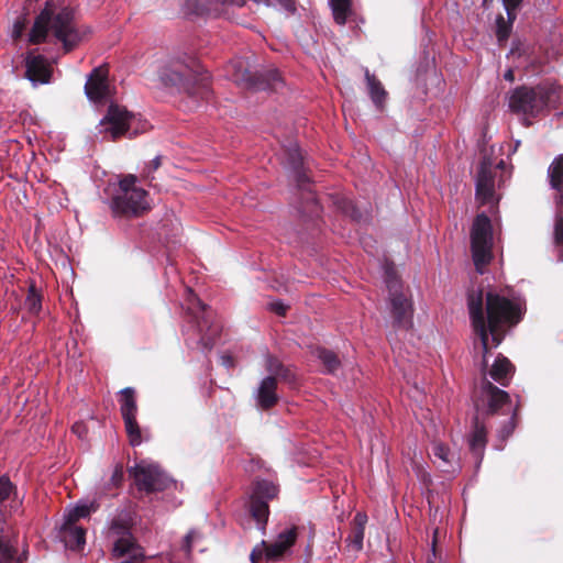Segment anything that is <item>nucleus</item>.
<instances>
[{
  "label": "nucleus",
  "instance_id": "1",
  "mask_svg": "<svg viewBox=\"0 0 563 563\" xmlns=\"http://www.w3.org/2000/svg\"><path fill=\"white\" fill-rule=\"evenodd\" d=\"M158 79L165 87H172L195 99H207L210 89L208 76L199 73L194 58H173L158 70Z\"/></svg>",
  "mask_w": 563,
  "mask_h": 563
},
{
  "label": "nucleus",
  "instance_id": "2",
  "mask_svg": "<svg viewBox=\"0 0 563 563\" xmlns=\"http://www.w3.org/2000/svg\"><path fill=\"white\" fill-rule=\"evenodd\" d=\"M558 95V88L549 82L536 86L522 85L510 92L508 107L516 114L537 118L548 111Z\"/></svg>",
  "mask_w": 563,
  "mask_h": 563
},
{
  "label": "nucleus",
  "instance_id": "3",
  "mask_svg": "<svg viewBox=\"0 0 563 563\" xmlns=\"http://www.w3.org/2000/svg\"><path fill=\"white\" fill-rule=\"evenodd\" d=\"M467 309L474 333L478 336L483 350V368L488 366L487 355L490 352L489 335L493 346L497 347L505 339L509 328L486 322L484 313V292L482 289L467 294Z\"/></svg>",
  "mask_w": 563,
  "mask_h": 563
},
{
  "label": "nucleus",
  "instance_id": "4",
  "mask_svg": "<svg viewBox=\"0 0 563 563\" xmlns=\"http://www.w3.org/2000/svg\"><path fill=\"white\" fill-rule=\"evenodd\" d=\"M385 283L388 290L389 312L393 328L408 331L413 325V303L410 291L404 285L394 268L385 269Z\"/></svg>",
  "mask_w": 563,
  "mask_h": 563
},
{
  "label": "nucleus",
  "instance_id": "5",
  "mask_svg": "<svg viewBox=\"0 0 563 563\" xmlns=\"http://www.w3.org/2000/svg\"><path fill=\"white\" fill-rule=\"evenodd\" d=\"M286 159L289 168L295 175L297 187L300 191L298 212L305 221L317 225L321 214V207L313 190L311 189L310 178L305 172L303 157L300 150L298 147L288 148Z\"/></svg>",
  "mask_w": 563,
  "mask_h": 563
},
{
  "label": "nucleus",
  "instance_id": "6",
  "mask_svg": "<svg viewBox=\"0 0 563 563\" xmlns=\"http://www.w3.org/2000/svg\"><path fill=\"white\" fill-rule=\"evenodd\" d=\"M49 30L63 43L65 52H70V10L68 8H64L56 15H53V11L47 7L42 10L30 31L29 43L36 45L45 42Z\"/></svg>",
  "mask_w": 563,
  "mask_h": 563
},
{
  "label": "nucleus",
  "instance_id": "7",
  "mask_svg": "<svg viewBox=\"0 0 563 563\" xmlns=\"http://www.w3.org/2000/svg\"><path fill=\"white\" fill-rule=\"evenodd\" d=\"M187 311L195 321L196 331L199 335L198 343L203 352H210L221 334V322L211 308L203 303L191 290L187 299Z\"/></svg>",
  "mask_w": 563,
  "mask_h": 563
},
{
  "label": "nucleus",
  "instance_id": "8",
  "mask_svg": "<svg viewBox=\"0 0 563 563\" xmlns=\"http://www.w3.org/2000/svg\"><path fill=\"white\" fill-rule=\"evenodd\" d=\"M493 225L489 217L479 213L471 229V251L476 271L483 274V267L493 260Z\"/></svg>",
  "mask_w": 563,
  "mask_h": 563
},
{
  "label": "nucleus",
  "instance_id": "9",
  "mask_svg": "<svg viewBox=\"0 0 563 563\" xmlns=\"http://www.w3.org/2000/svg\"><path fill=\"white\" fill-rule=\"evenodd\" d=\"M234 81L251 91H277L284 81L276 68H263L251 70L242 60L234 65Z\"/></svg>",
  "mask_w": 563,
  "mask_h": 563
},
{
  "label": "nucleus",
  "instance_id": "10",
  "mask_svg": "<svg viewBox=\"0 0 563 563\" xmlns=\"http://www.w3.org/2000/svg\"><path fill=\"white\" fill-rule=\"evenodd\" d=\"M484 303L486 322L493 323V325L512 328L522 319L520 306L495 291H487L484 295Z\"/></svg>",
  "mask_w": 563,
  "mask_h": 563
},
{
  "label": "nucleus",
  "instance_id": "11",
  "mask_svg": "<svg viewBox=\"0 0 563 563\" xmlns=\"http://www.w3.org/2000/svg\"><path fill=\"white\" fill-rule=\"evenodd\" d=\"M278 487L269 481H256L250 497V514L256 521L257 527L265 533L269 517L268 500L277 497Z\"/></svg>",
  "mask_w": 563,
  "mask_h": 563
},
{
  "label": "nucleus",
  "instance_id": "12",
  "mask_svg": "<svg viewBox=\"0 0 563 563\" xmlns=\"http://www.w3.org/2000/svg\"><path fill=\"white\" fill-rule=\"evenodd\" d=\"M476 415H496L503 407L510 406V396L486 377L482 380L481 395L474 399Z\"/></svg>",
  "mask_w": 563,
  "mask_h": 563
},
{
  "label": "nucleus",
  "instance_id": "13",
  "mask_svg": "<svg viewBox=\"0 0 563 563\" xmlns=\"http://www.w3.org/2000/svg\"><path fill=\"white\" fill-rule=\"evenodd\" d=\"M130 475L134 478L139 490L152 494L165 489V478L161 468L156 465H136L130 468Z\"/></svg>",
  "mask_w": 563,
  "mask_h": 563
},
{
  "label": "nucleus",
  "instance_id": "14",
  "mask_svg": "<svg viewBox=\"0 0 563 563\" xmlns=\"http://www.w3.org/2000/svg\"><path fill=\"white\" fill-rule=\"evenodd\" d=\"M145 196L146 191L144 189L119 192L112 198V210L120 216H136L140 211L146 209Z\"/></svg>",
  "mask_w": 563,
  "mask_h": 563
},
{
  "label": "nucleus",
  "instance_id": "15",
  "mask_svg": "<svg viewBox=\"0 0 563 563\" xmlns=\"http://www.w3.org/2000/svg\"><path fill=\"white\" fill-rule=\"evenodd\" d=\"M297 537L298 528L292 526L279 532L273 543H268L263 540L261 545L265 548V560L268 562H276L282 560L296 543Z\"/></svg>",
  "mask_w": 563,
  "mask_h": 563
},
{
  "label": "nucleus",
  "instance_id": "16",
  "mask_svg": "<svg viewBox=\"0 0 563 563\" xmlns=\"http://www.w3.org/2000/svg\"><path fill=\"white\" fill-rule=\"evenodd\" d=\"M495 177L496 172L493 169L492 162L484 158L479 164L475 190L476 199L481 205L493 201L495 196Z\"/></svg>",
  "mask_w": 563,
  "mask_h": 563
},
{
  "label": "nucleus",
  "instance_id": "17",
  "mask_svg": "<svg viewBox=\"0 0 563 563\" xmlns=\"http://www.w3.org/2000/svg\"><path fill=\"white\" fill-rule=\"evenodd\" d=\"M132 118V113H130L125 108L112 103L109 106L107 115L101 123L108 125L106 128V132L110 133L114 141L129 131Z\"/></svg>",
  "mask_w": 563,
  "mask_h": 563
},
{
  "label": "nucleus",
  "instance_id": "18",
  "mask_svg": "<svg viewBox=\"0 0 563 563\" xmlns=\"http://www.w3.org/2000/svg\"><path fill=\"white\" fill-rule=\"evenodd\" d=\"M25 77L32 82L46 84L51 78V68L43 55H35L33 51L25 56Z\"/></svg>",
  "mask_w": 563,
  "mask_h": 563
},
{
  "label": "nucleus",
  "instance_id": "19",
  "mask_svg": "<svg viewBox=\"0 0 563 563\" xmlns=\"http://www.w3.org/2000/svg\"><path fill=\"white\" fill-rule=\"evenodd\" d=\"M85 90L90 100H103L109 93L108 68H95L88 77V80L85 85Z\"/></svg>",
  "mask_w": 563,
  "mask_h": 563
},
{
  "label": "nucleus",
  "instance_id": "20",
  "mask_svg": "<svg viewBox=\"0 0 563 563\" xmlns=\"http://www.w3.org/2000/svg\"><path fill=\"white\" fill-rule=\"evenodd\" d=\"M257 405L263 410H268L277 405L279 397L277 395V382L273 376L265 377L257 389Z\"/></svg>",
  "mask_w": 563,
  "mask_h": 563
},
{
  "label": "nucleus",
  "instance_id": "21",
  "mask_svg": "<svg viewBox=\"0 0 563 563\" xmlns=\"http://www.w3.org/2000/svg\"><path fill=\"white\" fill-rule=\"evenodd\" d=\"M549 184L555 190L554 202L563 207V154L556 156L548 168Z\"/></svg>",
  "mask_w": 563,
  "mask_h": 563
},
{
  "label": "nucleus",
  "instance_id": "22",
  "mask_svg": "<svg viewBox=\"0 0 563 563\" xmlns=\"http://www.w3.org/2000/svg\"><path fill=\"white\" fill-rule=\"evenodd\" d=\"M514 372L515 367L511 362L503 354H499L489 369V376L501 386H508Z\"/></svg>",
  "mask_w": 563,
  "mask_h": 563
},
{
  "label": "nucleus",
  "instance_id": "23",
  "mask_svg": "<svg viewBox=\"0 0 563 563\" xmlns=\"http://www.w3.org/2000/svg\"><path fill=\"white\" fill-rule=\"evenodd\" d=\"M487 444V430L485 423L476 415L473 418V429L468 439L470 450L477 456H482Z\"/></svg>",
  "mask_w": 563,
  "mask_h": 563
},
{
  "label": "nucleus",
  "instance_id": "24",
  "mask_svg": "<svg viewBox=\"0 0 563 563\" xmlns=\"http://www.w3.org/2000/svg\"><path fill=\"white\" fill-rule=\"evenodd\" d=\"M367 522V516L363 512H357L351 523V531L346 538L347 545L353 547L354 550L360 551L363 548L364 530Z\"/></svg>",
  "mask_w": 563,
  "mask_h": 563
},
{
  "label": "nucleus",
  "instance_id": "25",
  "mask_svg": "<svg viewBox=\"0 0 563 563\" xmlns=\"http://www.w3.org/2000/svg\"><path fill=\"white\" fill-rule=\"evenodd\" d=\"M365 79L367 82L368 93L373 103L376 106L377 109H383L387 97V91L383 87L379 79L375 75L371 74L368 69L365 70Z\"/></svg>",
  "mask_w": 563,
  "mask_h": 563
},
{
  "label": "nucleus",
  "instance_id": "26",
  "mask_svg": "<svg viewBox=\"0 0 563 563\" xmlns=\"http://www.w3.org/2000/svg\"><path fill=\"white\" fill-rule=\"evenodd\" d=\"M246 1L247 0H214V7L210 10L216 14V16L238 21L235 10L241 9Z\"/></svg>",
  "mask_w": 563,
  "mask_h": 563
},
{
  "label": "nucleus",
  "instance_id": "27",
  "mask_svg": "<svg viewBox=\"0 0 563 563\" xmlns=\"http://www.w3.org/2000/svg\"><path fill=\"white\" fill-rule=\"evenodd\" d=\"M119 402L122 417L136 416L137 405L133 387H125L120 391Z\"/></svg>",
  "mask_w": 563,
  "mask_h": 563
},
{
  "label": "nucleus",
  "instance_id": "28",
  "mask_svg": "<svg viewBox=\"0 0 563 563\" xmlns=\"http://www.w3.org/2000/svg\"><path fill=\"white\" fill-rule=\"evenodd\" d=\"M214 7V0H186L185 1V11L187 14H192L197 16H210L217 18L213 12H211V8Z\"/></svg>",
  "mask_w": 563,
  "mask_h": 563
},
{
  "label": "nucleus",
  "instance_id": "29",
  "mask_svg": "<svg viewBox=\"0 0 563 563\" xmlns=\"http://www.w3.org/2000/svg\"><path fill=\"white\" fill-rule=\"evenodd\" d=\"M317 356L321 361L322 365L325 368V373L328 374L335 373L341 366V361L338 354L331 350H328L325 347H318Z\"/></svg>",
  "mask_w": 563,
  "mask_h": 563
},
{
  "label": "nucleus",
  "instance_id": "30",
  "mask_svg": "<svg viewBox=\"0 0 563 563\" xmlns=\"http://www.w3.org/2000/svg\"><path fill=\"white\" fill-rule=\"evenodd\" d=\"M351 0H330L333 19L338 24L344 25L346 23L351 13Z\"/></svg>",
  "mask_w": 563,
  "mask_h": 563
},
{
  "label": "nucleus",
  "instance_id": "31",
  "mask_svg": "<svg viewBox=\"0 0 563 563\" xmlns=\"http://www.w3.org/2000/svg\"><path fill=\"white\" fill-rule=\"evenodd\" d=\"M42 295L32 283L29 287L26 298L24 300V308L31 314H38L42 310Z\"/></svg>",
  "mask_w": 563,
  "mask_h": 563
},
{
  "label": "nucleus",
  "instance_id": "32",
  "mask_svg": "<svg viewBox=\"0 0 563 563\" xmlns=\"http://www.w3.org/2000/svg\"><path fill=\"white\" fill-rule=\"evenodd\" d=\"M130 444L140 445L142 442L141 428L136 421V416L122 417Z\"/></svg>",
  "mask_w": 563,
  "mask_h": 563
},
{
  "label": "nucleus",
  "instance_id": "33",
  "mask_svg": "<svg viewBox=\"0 0 563 563\" xmlns=\"http://www.w3.org/2000/svg\"><path fill=\"white\" fill-rule=\"evenodd\" d=\"M70 537V505L64 508L63 523L57 533V538L64 543L65 549L68 548V541Z\"/></svg>",
  "mask_w": 563,
  "mask_h": 563
},
{
  "label": "nucleus",
  "instance_id": "34",
  "mask_svg": "<svg viewBox=\"0 0 563 563\" xmlns=\"http://www.w3.org/2000/svg\"><path fill=\"white\" fill-rule=\"evenodd\" d=\"M338 209H340L345 216L350 217L352 220L358 221L361 219L360 210L354 206L353 201L341 197L335 201Z\"/></svg>",
  "mask_w": 563,
  "mask_h": 563
},
{
  "label": "nucleus",
  "instance_id": "35",
  "mask_svg": "<svg viewBox=\"0 0 563 563\" xmlns=\"http://www.w3.org/2000/svg\"><path fill=\"white\" fill-rule=\"evenodd\" d=\"M514 22L505 20L503 15H498L496 19V37L498 42L501 44L506 42L510 35L511 26Z\"/></svg>",
  "mask_w": 563,
  "mask_h": 563
},
{
  "label": "nucleus",
  "instance_id": "36",
  "mask_svg": "<svg viewBox=\"0 0 563 563\" xmlns=\"http://www.w3.org/2000/svg\"><path fill=\"white\" fill-rule=\"evenodd\" d=\"M97 509V505L92 503L79 501L73 507V523L81 518H86L91 511Z\"/></svg>",
  "mask_w": 563,
  "mask_h": 563
},
{
  "label": "nucleus",
  "instance_id": "37",
  "mask_svg": "<svg viewBox=\"0 0 563 563\" xmlns=\"http://www.w3.org/2000/svg\"><path fill=\"white\" fill-rule=\"evenodd\" d=\"M14 490L15 486L9 477L5 475L0 476V504L5 501Z\"/></svg>",
  "mask_w": 563,
  "mask_h": 563
},
{
  "label": "nucleus",
  "instance_id": "38",
  "mask_svg": "<svg viewBox=\"0 0 563 563\" xmlns=\"http://www.w3.org/2000/svg\"><path fill=\"white\" fill-rule=\"evenodd\" d=\"M16 551L0 537V563H13Z\"/></svg>",
  "mask_w": 563,
  "mask_h": 563
},
{
  "label": "nucleus",
  "instance_id": "39",
  "mask_svg": "<svg viewBox=\"0 0 563 563\" xmlns=\"http://www.w3.org/2000/svg\"><path fill=\"white\" fill-rule=\"evenodd\" d=\"M86 543V530L73 523V551L81 550Z\"/></svg>",
  "mask_w": 563,
  "mask_h": 563
},
{
  "label": "nucleus",
  "instance_id": "40",
  "mask_svg": "<svg viewBox=\"0 0 563 563\" xmlns=\"http://www.w3.org/2000/svg\"><path fill=\"white\" fill-rule=\"evenodd\" d=\"M284 367L283 362L274 355L266 356L265 368L269 373L268 376L276 378V374Z\"/></svg>",
  "mask_w": 563,
  "mask_h": 563
},
{
  "label": "nucleus",
  "instance_id": "41",
  "mask_svg": "<svg viewBox=\"0 0 563 563\" xmlns=\"http://www.w3.org/2000/svg\"><path fill=\"white\" fill-rule=\"evenodd\" d=\"M517 410H518V408L514 409L511 417L501 427V429L499 431V435H500V438L503 440H506L507 438H509L512 434V432H514V430L516 428V424H517Z\"/></svg>",
  "mask_w": 563,
  "mask_h": 563
},
{
  "label": "nucleus",
  "instance_id": "42",
  "mask_svg": "<svg viewBox=\"0 0 563 563\" xmlns=\"http://www.w3.org/2000/svg\"><path fill=\"white\" fill-rule=\"evenodd\" d=\"M282 380L284 383H287L291 386L296 385L297 383V376L294 369L290 366L284 365V367L276 374V382Z\"/></svg>",
  "mask_w": 563,
  "mask_h": 563
},
{
  "label": "nucleus",
  "instance_id": "43",
  "mask_svg": "<svg viewBox=\"0 0 563 563\" xmlns=\"http://www.w3.org/2000/svg\"><path fill=\"white\" fill-rule=\"evenodd\" d=\"M136 177L134 175H126L119 181L120 192H128L129 190H142L135 187Z\"/></svg>",
  "mask_w": 563,
  "mask_h": 563
},
{
  "label": "nucleus",
  "instance_id": "44",
  "mask_svg": "<svg viewBox=\"0 0 563 563\" xmlns=\"http://www.w3.org/2000/svg\"><path fill=\"white\" fill-rule=\"evenodd\" d=\"M522 0H503L504 7L507 12V16L510 22L516 20V10L520 7Z\"/></svg>",
  "mask_w": 563,
  "mask_h": 563
},
{
  "label": "nucleus",
  "instance_id": "45",
  "mask_svg": "<svg viewBox=\"0 0 563 563\" xmlns=\"http://www.w3.org/2000/svg\"><path fill=\"white\" fill-rule=\"evenodd\" d=\"M89 34V31L88 29L86 27H79L75 21L73 20V37H71V41H73V48L75 47V45H77L78 43H80L87 35Z\"/></svg>",
  "mask_w": 563,
  "mask_h": 563
},
{
  "label": "nucleus",
  "instance_id": "46",
  "mask_svg": "<svg viewBox=\"0 0 563 563\" xmlns=\"http://www.w3.org/2000/svg\"><path fill=\"white\" fill-rule=\"evenodd\" d=\"M26 23H27V21L24 16H20L15 20V22L13 24V30H12V38L14 41L22 37L24 30L26 27Z\"/></svg>",
  "mask_w": 563,
  "mask_h": 563
},
{
  "label": "nucleus",
  "instance_id": "47",
  "mask_svg": "<svg viewBox=\"0 0 563 563\" xmlns=\"http://www.w3.org/2000/svg\"><path fill=\"white\" fill-rule=\"evenodd\" d=\"M123 466L118 464L111 475V483L114 487H119L123 482Z\"/></svg>",
  "mask_w": 563,
  "mask_h": 563
},
{
  "label": "nucleus",
  "instance_id": "48",
  "mask_svg": "<svg viewBox=\"0 0 563 563\" xmlns=\"http://www.w3.org/2000/svg\"><path fill=\"white\" fill-rule=\"evenodd\" d=\"M554 240L559 245H563V218H559L554 225Z\"/></svg>",
  "mask_w": 563,
  "mask_h": 563
},
{
  "label": "nucleus",
  "instance_id": "49",
  "mask_svg": "<svg viewBox=\"0 0 563 563\" xmlns=\"http://www.w3.org/2000/svg\"><path fill=\"white\" fill-rule=\"evenodd\" d=\"M434 456L441 459L444 462L449 461L450 450L443 444H435L433 448Z\"/></svg>",
  "mask_w": 563,
  "mask_h": 563
},
{
  "label": "nucleus",
  "instance_id": "50",
  "mask_svg": "<svg viewBox=\"0 0 563 563\" xmlns=\"http://www.w3.org/2000/svg\"><path fill=\"white\" fill-rule=\"evenodd\" d=\"M263 558H265V548L260 544L252 550L250 560L252 563H261Z\"/></svg>",
  "mask_w": 563,
  "mask_h": 563
},
{
  "label": "nucleus",
  "instance_id": "51",
  "mask_svg": "<svg viewBox=\"0 0 563 563\" xmlns=\"http://www.w3.org/2000/svg\"><path fill=\"white\" fill-rule=\"evenodd\" d=\"M269 309L276 314L284 317L287 313L288 306L282 301H274L269 303Z\"/></svg>",
  "mask_w": 563,
  "mask_h": 563
},
{
  "label": "nucleus",
  "instance_id": "52",
  "mask_svg": "<svg viewBox=\"0 0 563 563\" xmlns=\"http://www.w3.org/2000/svg\"><path fill=\"white\" fill-rule=\"evenodd\" d=\"M195 536H196L195 531H189L184 539L183 549L185 550V552L187 554H190V552H191L192 541L195 539Z\"/></svg>",
  "mask_w": 563,
  "mask_h": 563
},
{
  "label": "nucleus",
  "instance_id": "53",
  "mask_svg": "<svg viewBox=\"0 0 563 563\" xmlns=\"http://www.w3.org/2000/svg\"><path fill=\"white\" fill-rule=\"evenodd\" d=\"M162 164V158L161 156H156L154 159H152L148 165L146 166V177H150V174L155 172L156 169L159 168Z\"/></svg>",
  "mask_w": 563,
  "mask_h": 563
},
{
  "label": "nucleus",
  "instance_id": "54",
  "mask_svg": "<svg viewBox=\"0 0 563 563\" xmlns=\"http://www.w3.org/2000/svg\"><path fill=\"white\" fill-rule=\"evenodd\" d=\"M220 361H221V364L227 367V368H232L235 366V360L234 357L229 354V353H224L221 355L220 357Z\"/></svg>",
  "mask_w": 563,
  "mask_h": 563
},
{
  "label": "nucleus",
  "instance_id": "55",
  "mask_svg": "<svg viewBox=\"0 0 563 563\" xmlns=\"http://www.w3.org/2000/svg\"><path fill=\"white\" fill-rule=\"evenodd\" d=\"M268 3H278L288 11L295 10V0H266Z\"/></svg>",
  "mask_w": 563,
  "mask_h": 563
},
{
  "label": "nucleus",
  "instance_id": "56",
  "mask_svg": "<svg viewBox=\"0 0 563 563\" xmlns=\"http://www.w3.org/2000/svg\"><path fill=\"white\" fill-rule=\"evenodd\" d=\"M84 432H86V428L82 423L73 424V433H77L81 438Z\"/></svg>",
  "mask_w": 563,
  "mask_h": 563
},
{
  "label": "nucleus",
  "instance_id": "57",
  "mask_svg": "<svg viewBox=\"0 0 563 563\" xmlns=\"http://www.w3.org/2000/svg\"><path fill=\"white\" fill-rule=\"evenodd\" d=\"M504 78L508 81H514L515 79V74H514V70L511 69H508L505 75H504Z\"/></svg>",
  "mask_w": 563,
  "mask_h": 563
},
{
  "label": "nucleus",
  "instance_id": "58",
  "mask_svg": "<svg viewBox=\"0 0 563 563\" xmlns=\"http://www.w3.org/2000/svg\"><path fill=\"white\" fill-rule=\"evenodd\" d=\"M504 165V161H500V163L498 164V167H501Z\"/></svg>",
  "mask_w": 563,
  "mask_h": 563
}]
</instances>
